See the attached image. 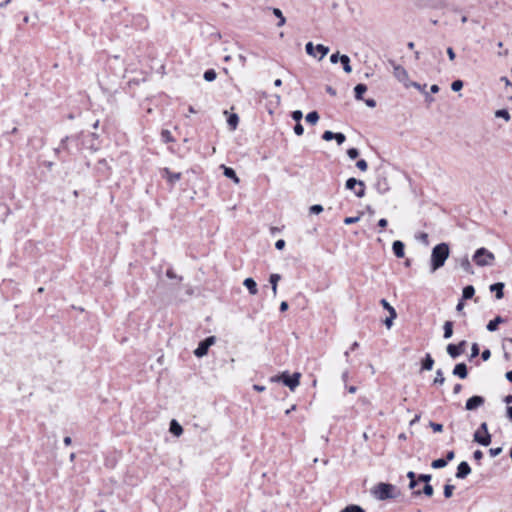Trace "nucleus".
<instances>
[{"mask_svg": "<svg viewBox=\"0 0 512 512\" xmlns=\"http://www.w3.org/2000/svg\"><path fill=\"white\" fill-rule=\"evenodd\" d=\"M452 373L454 376L465 379L468 376L467 365L463 362L456 364Z\"/></svg>", "mask_w": 512, "mask_h": 512, "instance_id": "ddd939ff", "label": "nucleus"}, {"mask_svg": "<svg viewBox=\"0 0 512 512\" xmlns=\"http://www.w3.org/2000/svg\"><path fill=\"white\" fill-rule=\"evenodd\" d=\"M473 458L477 461H480L483 458V452L481 450L474 451Z\"/></svg>", "mask_w": 512, "mask_h": 512, "instance_id": "4d7b16f0", "label": "nucleus"}, {"mask_svg": "<svg viewBox=\"0 0 512 512\" xmlns=\"http://www.w3.org/2000/svg\"><path fill=\"white\" fill-rule=\"evenodd\" d=\"M204 79L211 82L216 79V72L213 69H209L204 73Z\"/></svg>", "mask_w": 512, "mask_h": 512, "instance_id": "4c0bfd02", "label": "nucleus"}, {"mask_svg": "<svg viewBox=\"0 0 512 512\" xmlns=\"http://www.w3.org/2000/svg\"><path fill=\"white\" fill-rule=\"evenodd\" d=\"M303 117V113L300 110H296L292 113V118L296 122H299Z\"/></svg>", "mask_w": 512, "mask_h": 512, "instance_id": "3c124183", "label": "nucleus"}, {"mask_svg": "<svg viewBox=\"0 0 512 512\" xmlns=\"http://www.w3.org/2000/svg\"><path fill=\"white\" fill-rule=\"evenodd\" d=\"M443 329H444V334H443V337L445 339H449L452 337L453 335V322L451 321H446L444 323V326H443Z\"/></svg>", "mask_w": 512, "mask_h": 512, "instance_id": "bb28decb", "label": "nucleus"}, {"mask_svg": "<svg viewBox=\"0 0 512 512\" xmlns=\"http://www.w3.org/2000/svg\"><path fill=\"white\" fill-rule=\"evenodd\" d=\"M421 493H423L424 495H426L428 497H431L433 495V493H434V489H433L432 485L425 484L423 489H422V491H420V490L414 491L413 495L418 496Z\"/></svg>", "mask_w": 512, "mask_h": 512, "instance_id": "a878e982", "label": "nucleus"}, {"mask_svg": "<svg viewBox=\"0 0 512 512\" xmlns=\"http://www.w3.org/2000/svg\"><path fill=\"white\" fill-rule=\"evenodd\" d=\"M474 442L482 446H489L491 443V435L489 432L480 433V430H476L473 435Z\"/></svg>", "mask_w": 512, "mask_h": 512, "instance_id": "9b49d317", "label": "nucleus"}, {"mask_svg": "<svg viewBox=\"0 0 512 512\" xmlns=\"http://www.w3.org/2000/svg\"><path fill=\"white\" fill-rule=\"evenodd\" d=\"M497 118H503L506 121L510 120V114L506 109H500L495 112Z\"/></svg>", "mask_w": 512, "mask_h": 512, "instance_id": "f704fd0d", "label": "nucleus"}, {"mask_svg": "<svg viewBox=\"0 0 512 512\" xmlns=\"http://www.w3.org/2000/svg\"><path fill=\"white\" fill-rule=\"evenodd\" d=\"M280 279H281V276L276 273L271 274L269 277V282L271 284L274 296H276V294H277V286H278V282Z\"/></svg>", "mask_w": 512, "mask_h": 512, "instance_id": "5701e85b", "label": "nucleus"}, {"mask_svg": "<svg viewBox=\"0 0 512 512\" xmlns=\"http://www.w3.org/2000/svg\"><path fill=\"white\" fill-rule=\"evenodd\" d=\"M311 214H319L323 211V207L320 204L312 205L309 209Z\"/></svg>", "mask_w": 512, "mask_h": 512, "instance_id": "79ce46f5", "label": "nucleus"}, {"mask_svg": "<svg viewBox=\"0 0 512 512\" xmlns=\"http://www.w3.org/2000/svg\"><path fill=\"white\" fill-rule=\"evenodd\" d=\"M433 366H434V359L432 358L431 354L427 353L425 355L424 359L422 360L421 369L430 371V370H432Z\"/></svg>", "mask_w": 512, "mask_h": 512, "instance_id": "6ab92c4d", "label": "nucleus"}, {"mask_svg": "<svg viewBox=\"0 0 512 512\" xmlns=\"http://www.w3.org/2000/svg\"><path fill=\"white\" fill-rule=\"evenodd\" d=\"M335 136H336V133H334L332 131H325L322 135V139L325 141H331L335 138Z\"/></svg>", "mask_w": 512, "mask_h": 512, "instance_id": "a19ab883", "label": "nucleus"}, {"mask_svg": "<svg viewBox=\"0 0 512 512\" xmlns=\"http://www.w3.org/2000/svg\"><path fill=\"white\" fill-rule=\"evenodd\" d=\"M503 290H504V283H502V282L494 283L490 286V291L495 292V296L497 299L503 298V296H504Z\"/></svg>", "mask_w": 512, "mask_h": 512, "instance_id": "a211bd4d", "label": "nucleus"}, {"mask_svg": "<svg viewBox=\"0 0 512 512\" xmlns=\"http://www.w3.org/2000/svg\"><path fill=\"white\" fill-rule=\"evenodd\" d=\"M428 234L425 233V232H421L418 236H417V239L419 241H421L423 244L425 245H428L429 244V240H428Z\"/></svg>", "mask_w": 512, "mask_h": 512, "instance_id": "c03bdc74", "label": "nucleus"}, {"mask_svg": "<svg viewBox=\"0 0 512 512\" xmlns=\"http://www.w3.org/2000/svg\"><path fill=\"white\" fill-rule=\"evenodd\" d=\"M447 55L451 61H453L456 57L455 52L451 47L447 48Z\"/></svg>", "mask_w": 512, "mask_h": 512, "instance_id": "052dcab7", "label": "nucleus"}, {"mask_svg": "<svg viewBox=\"0 0 512 512\" xmlns=\"http://www.w3.org/2000/svg\"><path fill=\"white\" fill-rule=\"evenodd\" d=\"M243 285L248 289L251 295H256L258 292L257 283L253 278H246Z\"/></svg>", "mask_w": 512, "mask_h": 512, "instance_id": "f3484780", "label": "nucleus"}, {"mask_svg": "<svg viewBox=\"0 0 512 512\" xmlns=\"http://www.w3.org/2000/svg\"><path fill=\"white\" fill-rule=\"evenodd\" d=\"M338 61H340V55L339 53H334L330 56V62L333 64H336Z\"/></svg>", "mask_w": 512, "mask_h": 512, "instance_id": "13d9d810", "label": "nucleus"}, {"mask_svg": "<svg viewBox=\"0 0 512 512\" xmlns=\"http://www.w3.org/2000/svg\"><path fill=\"white\" fill-rule=\"evenodd\" d=\"M444 382H445V378H444V375H443V371L441 369H438L436 371V376L434 378L433 383L435 385H443Z\"/></svg>", "mask_w": 512, "mask_h": 512, "instance_id": "72a5a7b5", "label": "nucleus"}, {"mask_svg": "<svg viewBox=\"0 0 512 512\" xmlns=\"http://www.w3.org/2000/svg\"><path fill=\"white\" fill-rule=\"evenodd\" d=\"M467 342L465 340L460 341L458 344H448L446 351L448 355L455 359L464 353Z\"/></svg>", "mask_w": 512, "mask_h": 512, "instance_id": "6e6552de", "label": "nucleus"}, {"mask_svg": "<svg viewBox=\"0 0 512 512\" xmlns=\"http://www.w3.org/2000/svg\"><path fill=\"white\" fill-rule=\"evenodd\" d=\"M475 294V289L472 285H467L462 291V300L471 299Z\"/></svg>", "mask_w": 512, "mask_h": 512, "instance_id": "b1692460", "label": "nucleus"}, {"mask_svg": "<svg viewBox=\"0 0 512 512\" xmlns=\"http://www.w3.org/2000/svg\"><path fill=\"white\" fill-rule=\"evenodd\" d=\"M294 132L296 135L300 136L303 134L304 132V128L303 126L298 122L295 127H294Z\"/></svg>", "mask_w": 512, "mask_h": 512, "instance_id": "603ef678", "label": "nucleus"}, {"mask_svg": "<svg viewBox=\"0 0 512 512\" xmlns=\"http://www.w3.org/2000/svg\"><path fill=\"white\" fill-rule=\"evenodd\" d=\"M454 489H455L454 485H451V484L444 485L443 493H444L445 498L448 499V498L452 497Z\"/></svg>", "mask_w": 512, "mask_h": 512, "instance_id": "c9c22d12", "label": "nucleus"}, {"mask_svg": "<svg viewBox=\"0 0 512 512\" xmlns=\"http://www.w3.org/2000/svg\"><path fill=\"white\" fill-rule=\"evenodd\" d=\"M471 473V467L466 461H462L459 463L456 472V478L465 479Z\"/></svg>", "mask_w": 512, "mask_h": 512, "instance_id": "f8f14e48", "label": "nucleus"}, {"mask_svg": "<svg viewBox=\"0 0 512 512\" xmlns=\"http://www.w3.org/2000/svg\"><path fill=\"white\" fill-rule=\"evenodd\" d=\"M358 221H359V217H346L344 219V224L350 225V224H354Z\"/></svg>", "mask_w": 512, "mask_h": 512, "instance_id": "864d4df0", "label": "nucleus"}, {"mask_svg": "<svg viewBox=\"0 0 512 512\" xmlns=\"http://www.w3.org/2000/svg\"><path fill=\"white\" fill-rule=\"evenodd\" d=\"M161 138H162V141L165 143H168L173 140V138L171 136V132L169 130H163L161 132Z\"/></svg>", "mask_w": 512, "mask_h": 512, "instance_id": "58836bf2", "label": "nucleus"}, {"mask_svg": "<svg viewBox=\"0 0 512 512\" xmlns=\"http://www.w3.org/2000/svg\"><path fill=\"white\" fill-rule=\"evenodd\" d=\"M505 320L501 316L495 317L493 320L489 321L486 328L490 332H494L497 330L498 325L503 323Z\"/></svg>", "mask_w": 512, "mask_h": 512, "instance_id": "412c9836", "label": "nucleus"}, {"mask_svg": "<svg viewBox=\"0 0 512 512\" xmlns=\"http://www.w3.org/2000/svg\"><path fill=\"white\" fill-rule=\"evenodd\" d=\"M166 276L170 279H175L177 278V275L174 273V271L172 269H168L166 271Z\"/></svg>", "mask_w": 512, "mask_h": 512, "instance_id": "338daca9", "label": "nucleus"}, {"mask_svg": "<svg viewBox=\"0 0 512 512\" xmlns=\"http://www.w3.org/2000/svg\"><path fill=\"white\" fill-rule=\"evenodd\" d=\"M319 120V115L316 111L310 112L306 115V121L311 124L315 125Z\"/></svg>", "mask_w": 512, "mask_h": 512, "instance_id": "2f4dec72", "label": "nucleus"}, {"mask_svg": "<svg viewBox=\"0 0 512 512\" xmlns=\"http://www.w3.org/2000/svg\"><path fill=\"white\" fill-rule=\"evenodd\" d=\"M356 166H357L361 171H366V170H367V167H368V162H356Z\"/></svg>", "mask_w": 512, "mask_h": 512, "instance_id": "bf43d9fd", "label": "nucleus"}, {"mask_svg": "<svg viewBox=\"0 0 512 512\" xmlns=\"http://www.w3.org/2000/svg\"><path fill=\"white\" fill-rule=\"evenodd\" d=\"M338 145H341L345 142L346 136L343 133H336V136L334 138Z\"/></svg>", "mask_w": 512, "mask_h": 512, "instance_id": "09e8293b", "label": "nucleus"}, {"mask_svg": "<svg viewBox=\"0 0 512 512\" xmlns=\"http://www.w3.org/2000/svg\"><path fill=\"white\" fill-rule=\"evenodd\" d=\"M224 115L227 116V124L231 130H235L239 123V117L235 113H229L227 110L224 111Z\"/></svg>", "mask_w": 512, "mask_h": 512, "instance_id": "2eb2a0df", "label": "nucleus"}, {"mask_svg": "<svg viewBox=\"0 0 512 512\" xmlns=\"http://www.w3.org/2000/svg\"><path fill=\"white\" fill-rule=\"evenodd\" d=\"M273 14L277 17V19H279L278 23H277V26L278 27H282L285 25L286 23V19L285 17L283 16V13L282 11L279 9V8H273Z\"/></svg>", "mask_w": 512, "mask_h": 512, "instance_id": "c756f323", "label": "nucleus"}, {"mask_svg": "<svg viewBox=\"0 0 512 512\" xmlns=\"http://www.w3.org/2000/svg\"><path fill=\"white\" fill-rule=\"evenodd\" d=\"M347 155L349 156V158L355 159V158L358 157L359 152H358V150L356 148H350L347 151Z\"/></svg>", "mask_w": 512, "mask_h": 512, "instance_id": "8fccbe9b", "label": "nucleus"}, {"mask_svg": "<svg viewBox=\"0 0 512 512\" xmlns=\"http://www.w3.org/2000/svg\"><path fill=\"white\" fill-rule=\"evenodd\" d=\"M216 341L215 336H209L206 339L202 340L198 347L194 350V354L196 357L201 358L208 353L210 346H212Z\"/></svg>", "mask_w": 512, "mask_h": 512, "instance_id": "0eeeda50", "label": "nucleus"}, {"mask_svg": "<svg viewBox=\"0 0 512 512\" xmlns=\"http://www.w3.org/2000/svg\"><path fill=\"white\" fill-rule=\"evenodd\" d=\"M494 260V254L484 247L477 249L473 255V261L480 267L490 266Z\"/></svg>", "mask_w": 512, "mask_h": 512, "instance_id": "7ed1b4c3", "label": "nucleus"}, {"mask_svg": "<svg viewBox=\"0 0 512 512\" xmlns=\"http://www.w3.org/2000/svg\"><path fill=\"white\" fill-rule=\"evenodd\" d=\"M461 268L466 272V273H469V274H473V269H472V265L468 259V257H464L462 260H461Z\"/></svg>", "mask_w": 512, "mask_h": 512, "instance_id": "7c9ffc66", "label": "nucleus"}, {"mask_svg": "<svg viewBox=\"0 0 512 512\" xmlns=\"http://www.w3.org/2000/svg\"><path fill=\"white\" fill-rule=\"evenodd\" d=\"M477 430H480V433H481V432H482V433H486V432H488V425H487V423H486V422H482V423L480 424V427H479Z\"/></svg>", "mask_w": 512, "mask_h": 512, "instance_id": "e2e57ef3", "label": "nucleus"}, {"mask_svg": "<svg viewBox=\"0 0 512 512\" xmlns=\"http://www.w3.org/2000/svg\"><path fill=\"white\" fill-rule=\"evenodd\" d=\"M392 250L397 258H403L405 255V245L400 240H395L392 244Z\"/></svg>", "mask_w": 512, "mask_h": 512, "instance_id": "4468645a", "label": "nucleus"}, {"mask_svg": "<svg viewBox=\"0 0 512 512\" xmlns=\"http://www.w3.org/2000/svg\"><path fill=\"white\" fill-rule=\"evenodd\" d=\"M367 91V86L365 84H358L355 86L354 88V92H355V98L357 100H362L363 99V94Z\"/></svg>", "mask_w": 512, "mask_h": 512, "instance_id": "393cba45", "label": "nucleus"}, {"mask_svg": "<svg viewBox=\"0 0 512 512\" xmlns=\"http://www.w3.org/2000/svg\"><path fill=\"white\" fill-rule=\"evenodd\" d=\"M432 476L430 474H420L418 476V481L424 482L425 484H429Z\"/></svg>", "mask_w": 512, "mask_h": 512, "instance_id": "49530a36", "label": "nucleus"}, {"mask_svg": "<svg viewBox=\"0 0 512 512\" xmlns=\"http://www.w3.org/2000/svg\"><path fill=\"white\" fill-rule=\"evenodd\" d=\"M220 168L223 169V173L227 178L232 179L235 183H239V178L237 177L234 169L226 167L224 165H221Z\"/></svg>", "mask_w": 512, "mask_h": 512, "instance_id": "4be33fe9", "label": "nucleus"}, {"mask_svg": "<svg viewBox=\"0 0 512 512\" xmlns=\"http://www.w3.org/2000/svg\"><path fill=\"white\" fill-rule=\"evenodd\" d=\"M301 374L299 372H295L290 375L287 371L283 372L280 376L272 378L273 381L280 380L284 385L289 387L291 391H294L295 388L300 383Z\"/></svg>", "mask_w": 512, "mask_h": 512, "instance_id": "20e7f679", "label": "nucleus"}, {"mask_svg": "<svg viewBox=\"0 0 512 512\" xmlns=\"http://www.w3.org/2000/svg\"><path fill=\"white\" fill-rule=\"evenodd\" d=\"M365 104L370 108H374L376 106V101L374 99H367L365 100Z\"/></svg>", "mask_w": 512, "mask_h": 512, "instance_id": "69168bd1", "label": "nucleus"}, {"mask_svg": "<svg viewBox=\"0 0 512 512\" xmlns=\"http://www.w3.org/2000/svg\"><path fill=\"white\" fill-rule=\"evenodd\" d=\"M163 176L167 178L168 182L171 184H174L176 181H178L181 177V173H173L169 171V169L165 168L163 170Z\"/></svg>", "mask_w": 512, "mask_h": 512, "instance_id": "aec40b11", "label": "nucleus"}, {"mask_svg": "<svg viewBox=\"0 0 512 512\" xmlns=\"http://www.w3.org/2000/svg\"><path fill=\"white\" fill-rule=\"evenodd\" d=\"M450 254L449 245L445 242L433 247L430 259V271L433 273L444 266Z\"/></svg>", "mask_w": 512, "mask_h": 512, "instance_id": "f257e3e1", "label": "nucleus"}, {"mask_svg": "<svg viewBox=\"0 0 512 512\" xmlns=\"http://www.w3.org/2000/svg\"><path fill=\"white\" fill-rule=\"evenodd\" d=\"M485 403V399L482 396L474 395L470 397L465 404V409L468 411L476 410Z\"/></svg>", "mask_w": 512, "mask_h": 512, "instance_id": "1a4fd4ad", "label": "nucleus"}, {"mask_svg": "<svg viewBox=\"0 0 512 512\" xmlns=\"http://www.w3.org/2000/svg\"><path fill=\"white\" fill-rule=\"evenodd\" d=\"M411 86H412V87H414V88H416V89H418V90H419V91H421V92H424V88H425V86H423V87H422V86H421L419 83H417V82H410V87H411Z\"/></svg>", "mask_w": 512, "mask_h": 512, "instance_id": "0e129e2a", "label": "nucleus"}, {"mask_svg": "<svg viewBox=\"0 0 512 512\" xmlns=\"http://www.w3.org/2000/svg\"><path fill=\"white\" fill-rule=\"evenodd\" d=\"M431 466L434 469L444 468L447 466V460H445L444 458L436 459L431 463Z\"/></svg>", "mask_w": 512, "mask_h": 512, "instance_id": "473e14b6", "label": "nucleus"}, {"mask_svg": "<svg viewBox=\"0 0 512 512\" xmlns=\"http://www.w3.org/2000/svg\"><path fill=\"white\" fill-rule=\"evenodd\" d=\"M356 185H359L360 188L358 190H355V195L357 197H363L364 194H365V189H364V183L362 181H358L355 178H349L346 181V185L345 186H346L347 189L353 190V189H355Z\"/></svg>", "mask_w": 512, "mask_h": 512, "instance_id": "9d476101", "label": "nucleus"}, {"mask_svg": "<svg viewBox=\"0 0 512 512\" xmlns=\"http://www.w3.org/2000/svg\"><path fill=\"white\" fill-rule=\"evenodd\" d=\"M463 88V82L461 80H455L451 84V89L455 92L460 91Z\"/></svg>", "mask_w": 512, "mask_h": 512, "instance_id": "ea45409f", "label": "nucleus"}, {"mask_svg": "<svg viewBox=\"0 0 512 512\" xmlns=\"http://www.w3.org/2000/svg\"><path fill=\"white\" fill-rule=\"evenodd\" d=\"M371 493L376 499L381 501L393 499L398 496L397 488L393 484L384 482H380L377 485H375L372 488Z\"/></svg>", "mask_w": 512, "mask_h": 512, "instance_id": "f03ea898", "label": "nucleus"}, {"mask_svg": "<svg viewBox=\"0 0 512 512\" xmlns=\"http://www.w3.org/2000/svg\"><path fill=\"white\" fill-rule=\"evenodd\" d=\"M395 318H392V315L389 314V317H387L385 320H384V324L386 325L387 328H390L392 326V322Z\"/></svg>", "mask_w": 512, "mask_h": 512, "instance_id": "680f3d73", "label": "nucleus"}, {"mask_svg": "<svg viewBox=\"0 0 512 512\" xmlns=\"http://www.w3.org/2000/svg\"><path fill=\"white\" fill-rule=\"evenodd\" d=\"M393 66V75L394 77L401 82L405 87H410L409 75L407 70L401 65L396 64L395 62H391Z\"/></svg>", "mask_w": 512, "mask_h": 512, "instance_id": "423d86ee", "label": "nucleus"}, {"mask_svg": "<svg viewBox=\"0 0 512 512\" xmlns=\"http://www.w3.org/2000/svg\"><path fill=\"white\" fill-rule=\"evenodd\" d=\"M480 349L477 343H473L471 346V358H475L479 355Z\"/></svg>", "mask_w": 512, "mask_h": 512, "instance_id": "37998d69", "label": "nucleus"}, {"mask_svg": "<svg viewBox=\"0 0 512 512\" xmlns=\"http://www.w3.org/2000/svg\"><path fill=\"white\" fill-rule=\"evenodd\" d=\"M502 453V447L490 448L489 454L491 457H496Z\"/></svg>", "mask_w": 512, "mask_h": 512, "instance_id": "de8ad7c7", "label": "nucleus"}, {"mask_svg": "<svg viewBox=\"0 0 512 512\" xmlns=\"http://www.w3.org/2000/svg\"><path fill=\"white\" fill-rule=\"evenodd\" d=\"M306 53L309 56L317 57V53L319 54V60L323 59L329 52V48L322 44H318L316 46L313 45L312 42H308L305 45Z\"/></svg>", "mask_w": 512, "mask_h": 512, "instance_id": "39448f33", "label": "nucleus"}, {"mask_svg": "<svg viewBox=\"0 0 512 512\" xmlns=\"http://www.w3.org/2000/svg\"><path fill=\"white\" fill-rule=\"evenodd\" d=\"M169 431L176 437H179L183 434L182 426L175 419L171 420L169 425Z\"/></svg>", "mask_w": 512, "mask_h": 512, "instance_id": "dca6fc26", "label": "nucleus"}, {"mask_svg": "<svg viewBox=\"0 0 512 512\" xmlns=\"http://www.w3.org/2000/svg\"><path fill=\"white\" fill-rule=\"evenodd\" d=\"M341 512H365V510L358 505H349L345 507Z\"/></svg>", "mask_w": 512, "mask_h": 512, "instance_id": "e433bc0d", "label": "nucleus"}, {"mask_svg": "<svg viewBox=\"0 0 512 512\" xmlns=\"http://www.w3.org/2000/svg\"><path fill=\"white\" fill-rule=\"evenodd\" d=\"M429 426L432 428L434 432H442L443 425L440 423L430 422Z\"/></svg>", "mask_w": 512, "mask_h": 512, "instance_id": "a18cd8bd", "label": "nucleus"}, {"mask_svg": "<svg viewBox=\"0 0 512 512\" xmlns=\"http://www.w3.org/2000/svg\"><path fill=\"white\" fill-rule=\"evenodd\" d=\"M340 62L343 65V70L346 73H351L352 72V67L350 65V59H349V57L347 55H341L340 56Z\"/></svg>", "mask_w": 512, "mask_h": 512, "instance_id": "cd10ccee", "label": "nucleus"}, {"mask_svg": "<svg viewBox=\"0 0 512 512\" xmlns=\"http://www.w3.org/2000/svg\"><path fill=\"white\" fill-rule=\"evenodd\" d=\"M285 247V241L283 239H279L275 243V248L277 250H282Z\"/></svg>", "mask_w": 512, "mask_h": 512, "instance_id": "6e6d98bb", "label": "nucleus"}, {"mask_svg": "<svg viewBox=\"0 0 512 512\" xmlns=\"http://www.w3.org/2000/svg\"><path fill=\"white\" fill-rule=\"evenodd\" d=\"M380 304L385 310L389 312L390 315H392V318L397 317L396 310L389 304V302L386 299H381Z\"/></svg>", "mask_w": 512, "mask_h": 512, "instance_id": "c85d7f7f", "label": "nucleus"}, {"mask_svg": "<svg viewBox=\"0 0 512 512\" xmlns=\"http://www.w3.org/2000/svg\"><path fill=\"white\" fill-rule=\"evenodd\" d=\"M507 417L510 421H512V406H507L506 409Z\"/></svg>", "mask_w": 512, "mask_h": 512, "instance_id": "774afa93", "label": "nucleus"}, {"mask_svg": "<svg viewBox=\"0 0 512 512\" xmlns=\"http://www.w3.org/2000/svg\"><path fill=\"white\" fill-rule=\"evenodd\" d=\"M491 357V352L489 349H485L482 351L481 353V358L483 361H487L489 360V358Z\"/></svg>", "mask_w": 512, "mask_h": 512, "instance_id": "5fc2aeb1", "label": "nucleus"}]
</instances>
